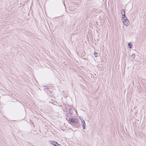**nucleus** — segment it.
I'll return each instance as SVG.
<instances>
[{"instance_id": "obj_1", "label": "nucleus", "mask_w": 146, "mask_h": 146, "mask_svg": "<svg viewBox=\"0 0 146 146\" xmlns=\"http://www.w3.org/2000/svg\"><path fill=\"white\" fill-rule=\"evenodd\" d=\"M123 22L124 24L127 26L129 23V21L127 18L125 17V16L122 17Z\"/></svg>"}, {"instance_id": "obj_2", "label": "nucleus", "mask_w": 146, "mask_h": 146, "mask_svg": "<svg viewBox=\"0 0 146 146\" xmlns=\"http://www.w3.org/2000/svg\"><path fill=\"white\" fill-rule=\"evenodd\" d=\"M69 120L70 122L74 124H76L77 121V120L74 118H70L69 119Z\"/></svg>"}, {"instance_id": "obj_3", "label": "nucleus", "mask_w": 146, "mask_h": 146, "mask_svg": "<svg viewBox=\"0 0 146 146\" xmlns=\"http://www.w3.org/2000/svg\"><path fill=\"white\" fill-rule=\"evenodd\" d=\"M50 143L52 144L54 146H58V143L55 141H50Z\"/></svg>"}, {"instance_id": "obj_4", "label": "nucleus", "mask_w": 146, "mask_h": 146, "mask_svg": "<svg viewBox=\"0 0 146 146\" xmlns=\"http://www.w3.org/2000/svg\"><path fill=\"white\" fill-rule=\"evenodd\" d=\"M81 121H82V125L83 128L84 129L85 128V125H86L85 122L84 120H82V119H81Z\"/></svg>"}, {"instance_id": "obj_5", "label": "nucleus", "mask_w": 146, "mask_h": 146, "mask_svg": "<svg viewBox=\"0 0 146 146\" xmlns=\"http://www.w3.org/2000/svg\"><path fill=\"white\" fill-rule=\"evenodd\" d=\"M121 14L122 15V17L125 16V12L124 9L121 10Z\"/></svg>"}, {"instance_id": "obj_6", "label": "nucleus", "mask_w": 146, "mask_h": 146, "mask_svg": "<svg viewBox=\"0 0 146 146\" xmlns=\"http://www.w3.org/2000/svg\"><path fill=\"white\" fill-rule=\"evenodd\" d=\"M131 59L132 60H133L135 58V54H133L132 55H131Z\"/></svg>"}, {"instance_id": "obj_7", "label": "nucleus", "mask_w": 146, "mask_h": 146, "mask_svg": "<svg viewBox=\"0 0 146 146\" xmlns=\"http://www.w3.org/2000/svg\"><path fill=\"white\" fill-rule=\"evenodd\" d=\"M128 46H129V48H131L132 47V44L130 43H128Z\"/></svg>"}, {"instance_id": "obj_8", "label": "nucleus", "mask_w": 146, "mask_h": 146, "mask_svg": "<svg viewBox=\"0 0 146 146\" xmlns=\"http://www.w3.org/2000/svg\"><path fill=\"white\" fill-rule=\"evenodd\" d=\"M94 54L95 57H96L97 56L98 54L96 52H94Z\"/></svg>"}, {"instance_id": "obj_9", "label": "nucleus", "mask_w": 146, "mask_h": 146, "mask_svg": "<svg viewBox=\"0 0 146 146\" xmlns=\"http://www.w3.org/2000/svg\"><path fill=\"white\" fill-rule=\"evenodd\" d=\"M45 88H44V89H45H45H46V86H45Z\"/></svg>"}, {"instance_id": "obj_10", "label": "nucleus", "mask_w": 146, "mask_h": 146, "mask_svg": "<svg viewBox=\"0 0 146 146\" xmlns=\"http://www.w3.org/2000/svg\"><path fill=\"white\" fill-rule=\"evenodd\" d=\"M47 90H48V88H47Z\"/></svg>"}]
</instances>
